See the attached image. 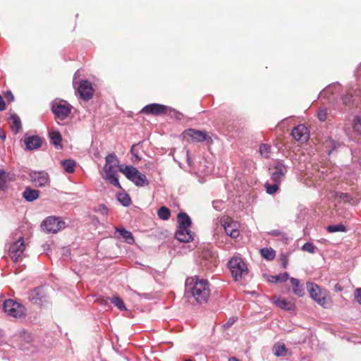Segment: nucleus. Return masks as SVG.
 Wrapping results in <instances>:
<instances>
[{
	"mask_svg": "<svg viewBox=\"0 0 361 361\" xmlns=\"http://www.w3.org/2000/svg\"><path fill=\"white\" fill-rule=\"evenodd\" d=\"M178 226V228H189L192 221L190 217L185 212H180L177 216Z\"/></svg>",
	"mask_w": 361,
	"mask_h": 361,
	"instance_id": "22",
	"label": "nucleus"
},
{
	"mask_svg": "<svg viewBox=\"0 0 361 361\" xmlns=\"http://www.w3.org/2000/svg\"><path fill=\"white\" fill-rule=\"evenodd\" d=\"M61 164L66 172L73 173L75 170V161L73 159H63L61 161Z\"/></svg>",
	"mask_w": 361,
	"mask_h": 361,
	"instance_id": "30",
	"label": "nucleus"
},
{
	"mask_svg": "<svg viewBox=\"0 0 361 361\" xmlns=\"http://www.w3.org/2000/svg\"><path fill=\"white\" fill-rule=\"evenodd\" d=\"M136 146L137 145H133L130 148V152L133 154V156L136 155V153H138L135 149Z\"/></svg>",
	"mask_w": 361,
	"mask_h": 361,
	"instance_id": "56",
	"label": "nucleus"
},
{
	"mask_svg": "<svg viewBox=\"0 0 361 361\" xmlns=\"http://www.w3.org/2000/svg\"><path fill=\"white\" fill-rule=\"evenodd\" d=\"M119 171L123 173L126 177L132 181L136 186L144 187L149 185V180L146 176L141 173L135 167L133 166H120Z\"/></svg>",
	"mask_w": 361,
	"mask_h": 361,
	"instance_id": "3",
	"label": "nucleus"
},
{
	"mask_svg": "<svg viewBox=\"0 0 361 361\" xmlns=\"http://www.w3.org/2000/svg\"><path fill=\"white\" fill-rule=\"evenodd\" d=\"M335 290H336V291H341V290H342V288L339 286V285H338V284H336V285H335Z\"/></svg>",
	"mask_w": 361,
	"mask_h": 361,
	"instance_id": "59",
	"label": "nucleus"
},
{
	"mask_svg": "<svg viewBox=\"0 0 361 361\" xmlns=\"http://www.w3.org/2000/svg\"><path fill=\"white\" fill-rule=\"evenodd\" d=\"M280 184L281 183H270L269 182H267L264 184V188H266L267 193L269 195H274V193H276L279 189Z\"/></svg>",
	"mask_w": 361,
	"mask_h": 361,
	"instance_id": "33",
	"label": "nucleus"
},
{
	"mask_svg": "<svg viewBox=\"0 0 361 361\" xmlns=\"http://www.w3.org/2000/svg\"><path fill=\"white\" fill-rule=\"evenodd\" d=\"M186 156H187V162L188 163L189 165H190V151L189 150L186 151Z\"/></svg>",
	"mask_w": 361,
	"mask_h": 361,
	"instance_id": "58",
	"label": "nucleus"
},
{
	"mask_svg": "<svg viewBox=\"0 0 361 361\" xmlns=\"http://www.w3.org/2000/svg\"><path fill=\"white\" fill-rule=\"evenodd\" d=\"M66 226L65 221L56 216L47 217L41 224L42 229L47 233H56L65 228Z\"/></svg>",
	"mask_w": 361,
	"mask_h": 361,
	"instance_id": "7",
	"label": "nucleus"
},
{
	"mask_svg": "<svg viewBox=\"0 0 361 361\" xmlns=\"http://www.w3.org/2000/svg\"><path fill=\"white\" fill-rule=\"evenodd\" d=\"M261 255L267 260H273L276 257V252L272 248L264 247L260 250Z\"/></svg>",
	"mask_w": 361,
	"mask_h": 361,
	"instance_id": "31",
	"label": "nucleus"
},
{
	"mask_svg": "<svg viewBox=\"0 0 361 361\" xmlns=\"http://www.w3.org/2000/svg\"><path fill=\"white\" fill-rule=\"evenodd\" d=\"M25 250V244L23 237L19 236L18 240L15 241L9 248V255L14 262H18L19 257L22 255Z\"/></svg>",
	"mask_w": 361,
	"mask_h": 361,
	"instance_id": "12",
	"label": "nucleus"
},
{
	"mask_svg": "<svg viewBox=\"0 0 361 361\" xmlns=\"http://www.w3.org/2000/svg\"><path fill=\"white\" fill-rule=\"evenodd\" d=\"M355 298L356 301L361 305V288H358L355 290Z\"/></svg>",
	"mask_w": 361,
	"mask_h": 361,
	"instance_id": "52",
	"label": "nucleus"
},
{
	"mask_svg": "<svg viewBox=\"0 0 361 361\" xmlns=\"http://www.w3.org/2000/svg\"><path fill=\"white\" fill-rule=\"evenodd\" d=\"M3 308L8 316L15 318H20L26 314L25 306L12 299L6 300Z\"/></svg>",
	"mask_w": 361,
	"mask_h": 361,
	"instance_id": "8",
	"label": "nucleus"
},
{
	"mask_svg": "<svg viewBox=\"0 0 361 361\" xmlns=\"http://www.w3.org/2000/svg\"><path fill=\"white\" fill-rule=\"evenodd\" d=\"M185 290L200 304L206 303L211 294L209 281L197 276L186 279Z\"/></svg>",
	"mask_w": 361,
	"mask_h": 361,
	"instance_id": "1",
	"label": "nucleus"
},
{
	"mask_svg": "<svg viewBox=\"0 0 361 361\" xmlns=\"http://www.w3.org/2000/svg\"><path fill=\"white\" fill-rule=\"evenodd\" d=\"M326 230L329 233H336V232H345L347 231L346 227L342 224H333L327 226Z\"/></svg>",
	"mask_w": 361,
	"mask_h": 361,
	"instance_id": "35",
	"label": "nucleus"
},
{
	"mask_svg": "<svg viewBox=\"0 0 361 361\" xmlns=\"http://www.w3.org/2000/svg\"><path fill=\"white\" fill-rule=\"evenodd\" d=\"M28 298L33 304H42L47 300L43 286L33 288L28 293Z\"/></svg>",
	"mask_w": 361,
	"mask_h": 361,
	"instance_id": "13",
	"label": "nucleus"
},
{
	"mask_svg": "<svg viewBox=\"0 0 361 361\" xmlns=\"http://www.w3.org/2000/svg\"><path fill=\"white\" fill-rule=\"evenodd\" d=\"M324 145L328 154L330 155L334 151L336 150L341 147V143L338 141L333 140L331 137H329L326 140Z\"/></svg>",
	"mask_w": 361,
	"mask_h": 361,
	"instance_id": "28",
	"label": "nucleus"
},
{
	"mask_svg": "<svg viewBox=\"0 0 361 361\" xmlns=\"http://www.w3.org/2000/svg\"><path fill=\"white\" fill-rule=\"evenodd\" d=\"M341 90V85L338 82L332 83L320 92L319 97L327 98L329 101L336 99L335 95Z\"/></svg>",
	"mask_w": 361,
	"mask_h": 361,
	"instance_id": "16",
	"label": "nucleus"
},
{
	"mask_svg": "<svg viewBox=\"0 0 361 361\" xmlns=\"http://www.w3.org/2000/svg\"><path fill=\"white\" fill-rule=\"evenodd\" d=\"M175 238L182 243H188L193 240L192 235L189 228H178L175 233Z\"/></svg>",
	"mask_w": 361,
	"mask_h": 361,
	"instance_id": "19",
	"label": "nucleus"
},
{
	"mask_svg": "<svg viewBox=\"0 0 361 361\" xmlns=\"http://www.w3.org/2000/svg\"><path fill=\"white\" fill-rule=\"evenodd\" d=\"M287 352L283 344H277L274 346V353L276 356H284Z\"/></svg>",
	"mask_w": 361,
	"mask_h": 361,
	"instance_id": "40",
	"label": "nucleus"
},
{
	"mask_svg": "<svg viewBox=\"0 0 361 361\" xmlns=\"http://www.w3.org/2000/svg\"><path fill=\"white\" fill-rule=\"evenodd\" d=\"M8 180V174L3 169H0V190L7 189V182Z\"/></svg>",
	"mask_w": 361,
	"mask_h": 361,
	"instance_id": "32",
	"label": "nucleus"
},
{
	"mask_svg": "<svg viewBox=\"0 0 361 361\" xmlns=\"http://www.w3.org/2000/svg\"><path fill=\"white\" fill-rule=\"evenodd\" d=\"M141 113L155 116L161 114H169L172 115L173 116L179 120L181 118V116H183L181 113H180L179 111H176L174 109H172L171 107L157 103L146 105L142 109Z\"/></svg>",
	"mask_w": 361,
	"mask_h": 361,
	"instance_id": "4",
	"label": "nucleus"
},
{
	"mask_svg": "<svg viewBox=\"0 0 361 361\" xmlns=\"http://www.w3.org/2000/svg\"><path fill=\"white\" fill-rule=\"evenodd\" d=\"M30 180L35 187L42 188L49 182V176L45 171H33L29 173Z\"/></svg>",
	"mask_w": 361,
	"mask_h": 361,
	"instance_id": "11",
	"label": "nucleus"
},
{
	"mask_svg": "<svg viewBox=\"0 0 361 361\" xmlns=\"http://www.w3.org/2000/svg\"><path fill=\"white\" fill-rule=\"evenodd\" d=\"M289 275L287 272L281 273L276 276H271V279L269 280L271 282H285L288 279Z\"/></svg>",
	"mask_w": 361,
	"mask_h": 361,
	"instance_id": "38",
	"label": "nucleus"
},
{
	"mask_svg": "<svg viewBox=\"0 0 361 361\" xmlns=\"http://www.w3.org/2000/svg\"><path fill=\"white\" fill-rule=\"evenodd\" d=\"M5 97L9 102H12L14 99L13 94H12L11 91H10V90H7L5 92Z\"/></svg>",
	"mask_w": 361,
	"mask_h": 361,
	"instance_id": "53",
	"label": "nucleus"
},
{
	"mask_svg": "<svg viewBox=\"0 0 361 361\" xmlns=\"http://www.w3.org/2000/svg\"><path fill=\"white\" fill-rule=\"evenodd\" d=\"M237 321V317H230L226 323L223 324V328L224 329H228L230 328L235 322Z\"/></svg>",
	"mask_w": 361,
	"mask_h": 361,
	"instance_id": "50",
	"label": "nucleus"
},
{
	"mask_svg": "<svg viewBox=\"0 0 361 361\" xmlns=\"http://www.w3.org/2000/svg\"><path fill=\"white\" fill-rule=\"evenodd\" d=\"M24 143L27 150H34L39 148L42 144V139L38 135L27 136L24 139Z\"/></svg>",
	"mask_w": 361,
	"mask_h": 361,
	"instance_id": "18",
	"label": "nucleus"
},
{
	"mask_svg": "<svg viewBox=\"0 0 361 361\" xmlns=\"http://www.w3.org/2000/svg\"><path fill=\"white\" fill-rule=\"evenodd\" d=\"M360 164H361V159H360Z\"/></svg>",
	"mask_w": 361,
	"mask_h": 361,
	"instance_id": "64",
	"label": "nucleus"
},
{
	"mask_svg": "<svg viewBox=\"0 0 361 361\" xmlns=\"http://www.w3.org/2000/svg\"><path fill=\"white\" fill-rule=\"evenodd\" d=\"M135 157L134 161H140L141 158L138 156V153H136V155L133 156Z\"/></svg>",
	"mask_w": 361,
	"mask_h": 361,
	"instance_id": "60",
	"label": "nucleus"
},
{
	"mask_svg": "<svg viewBox=\"0 0 361 361\" xmlns=\"http://www.w3.org/2000/svg\"><path fill=\"white\" fill-rule=\"evenodd\" d=\"M5 108H6V103H5L3 97H1V95H0V111L4 110Z\"/></svg>",
	"mask_w": 361,
	"mask_h": 361,
	"instance_id": "55",
	"label": "nucleus"
},
{
	"mask_svg": "<svg viewBox=\"0 0 361 361\" xmlns=\"http://www.w3.org/2000/svg\"><path fill=\"white\" fill-rule=\"evenodd\" d=\"M49 137L50 139V142L52 144L56 149H61V141L62 137L59 131L53 130L49 133Z\"/></svg>",
	"mask_w": 361,
	"mask_h": 361,
	"instance_id": "25",
	"label": "nucleus"
},
{
	"mask_svg": "<svg viewBox=\"0 0 361 361\" xmlns=\"http://www.w3.org/2000/svg\"><path fill=\"white\" fill-rule=\"evenodd\" d=\"M136 294L139 295H142V297H144L145 298H148V294L147 293H143L142 295L135 292Z\"/></svg>",
	"mask_w": 361,
	"mask_h": 361,
	"instance_id": "61",
	"label": "nucleus"
},
{
	"mask_svg": "<svg viewBox=\"0 0 361 361\" xmlns=\"http://www.w3.org/2000/svg\"><path fill=\"white\" fill-rule=\"evenodd\" d=\"M117 199L118 202L124 207H128L131 203V199L129 195L126 192L118 193Z\"/></svg>",
	"mask_w": 361,
	"mask_h": 361,
	"instance_id": "34",
	"label": "nucleus"
},
{
	"mask_svg": "<svg viewBox=\"0 0 361 361\" xmlns=\"http://www.w3.org/2000/svg\"><path fill=\"white\" fill-rule=\"evenodd\" d=\"M103 169L105 173L103 178L116 188H121L115 167L114 166L104 165Z\"/></svg>",
	"mask_w": 361,
	"mask_h": 361,
	"instance_id": "14",
	"label": "nucleus"
},
{
	"mask_svg": "<svg viewBox=\"0 0 361 361\" xmlns=\"http://www.w3.org/2000/svg\"><path fill=\"white\" fill-rule=\"evenodd\" d=\"M290 281L293 286V293L298 296L302 297L305 295V291L302 286L300 285V281L295 278H290Z\"/></svg>",
	"mask_w": 361,
	"mask_h": 361,
	"instance_id": "27",
	"label": "nucleus"
},
{
	"mask_svg": "<svg viewBox=\"0 0 361 361\" xmlns=\"http://www.w3.org/2000/svg\"><path fill=\"white\" fill-rule=\"evenodd\" d=\"M336 197L348 203L350 202L353 200L352 197L348 193L345 192H337Z\"/></svg>",
	"mask_w": 361,
	"mask_h": 361,
	"instance_id": "46",
	"label": "nucleus"
},
{
	"mask_svg": "<svg viewBox=\"0 0 361 361\" xmlns=\"http://www.w3.org/2000/svg\"><path fill=\"white\" fill-rule=\"evenodd\" d=\"M259 153L264 158H269L271 147L267 144H261L259 146Z\"/></svg>",
	"mask_w": 361,
	"mask_h": 361,
	"instance_id": "39",
	"label": "nucleus"
},
{
	"mask_svg": "<svg viewBox=\"0 0 361 361\" xmlns=\"http://www.w3.org/2000/svg\"><path fill=\"white\" fill-rule=\"evenodd\" d=\"M78 92L80 97L84 100H89L92 97L94 90L92 83L87 80H83L80 82Z\"/></svg>",
	"mask_w": 361,
	"mask_h": 361,
	"instance_id": "15",
	"label": "nucleus"
},
{
	"mask_svg": "<svg viewBox=\"0 0 361 361\" xmlns=\"http://www.w3.org/2000/svg\"><path fill=\"white\" fill-rule=\"evenodd\" d=\"M10 118L12 120V125L11 126V128L12 131L16 134L22 128L20 117L16 113H13L11 115Z\"/></svg>",
	"mask_w": 361,
	"mask_h": 361,
	"instance_id": "29",
	"label": "nucleus"
},
{
	"mask_svg": "<svg viewBox=\"0 0 361 361\" xmlns=\"http://www.w3.org/2000/svg\"><path fill=\"white\" fill-rule=\"evenodd\" d=\"M116 233H118L119 234L118 238H122L124 239L125 242L133 245L135 243L134 237L132 234V233L129 231H127L126 228H116Z\"/></svg>",
	"mask_w": 361,
	"mask_h": 361,
	"instance_id": "24",
	"label": "nucleus"
},
{
	"mask_svg": "<svg viewBox=\"0 0 361 361\" xmlns=\"http://www.w3.org/2000/svg\"><path fill=\"white\" fill-rule=\"evenodd\" d=\"M157 215L162 220H168L171 216V211L166 207H161L158 209Z\"/></svg>",
	"mask_w": 361,
	"mask_h": 361,
	"instance_id": "36",
	"label": "nucleus"
},
{
	"mask_svg": "<svg viewBox=\"0 0 361 361\" xmlns=\"http://www.w3.org/2000/svg\"><path fill=\"white\" fill-rule=\"evenodd\" d=\"M224 202L222 200H214L212 202L213 207L218 211H221L224 209Z\"/></svg>",
	"mask_w": 361,
	"mask_h": 361,
	"instance_id": "49",
	"label": "nucleus"
},
{
	"mask_svg": "<svg viewBox=\"0 0 361 361\" xmlns=\"http://www.w3.org/2000/svg\"><path fill=\"white\" fill-rule=\"evenodd\" d=\"M302 250L312 254L315 252L317 247L314 246L312 243L307 242L302 246Z\"/></svg>",
	"mask_w": 361,
	"mask_h": 361,
	"instance_id": "45",
	"label": "nucleus"
},
{
	"mask_svg": "<svg viewBox=\"0 0 361 361\" xmlns=\"http://www.w3.org/2000/svg\"><path fill=\"white\" fill-rule=\"evenodd\" d=\"M343 104L347 107H351L353 104V95L350 93L346 94L342 97Z\"/></svg>",
	"mask_w": 361,
	"mask_h": 361,
	"instance_id": "44",
	"label": "nucleus"
},
{
	"mask_svg": "<svg viewBox=\"0 0 361 361\" xmlns=\"http://www.w3.org/2000/svg\"><path fill=\"white\" fill-rule=\"evenodd\" d=\"M183 135L185 139L191 138L193 142H202L206 141L209 144L213 143L212 138L202 130L189 128L185 130Z\"/></svg>",
	"mask_w": 361,
	"mask_h": 361,
	"instance_id": "9",
	"label": "nucleus"
},
{
	"mask_svg": "<svg viewBox=\"0 0 361 361\" xmlns=\"http://www.w3.org/2000/svg\"><path fill=\"white\" fill-rule=\"evenodd\" d=\"M6 133L4 131H3L2 130H0V138L4 141L6 140Z\"/></svg>",
	"mask_w": 361,
	"mask_h": 361,
	"instance_id": "57",
	"label": "nucleus"
},
{
	"mask_svg": "<svg viewBox=\"0 0 361 361\" xmlns=\"http://www.w3.org/2000/svg\"><path fill=\"white\" fill-rule=\"evenodd\" d=\"M51 111L54 115L55 120L59 123V121L66 120L71 114L73 106L67 102L63 99H56L50 104Z\"/></svg>",
	"mask_w": 361,
	"mask_h": 361,
	"instance_id": "2",
	"label": "nucleus"
},
{
	"mask_svg": "<svg viewBox=\"0 0 361 361\" xmlns=\"http://www.w3.org/2000/svg\"><path fill=\"white\" fill-rule=\"evenodd\" d=\"M185 361H192L191 359H188Z\"/></svg>",
	"mask_w": 361,
	"mask_h": 361,
	"instance_id": "63",
	"label": "nucleus"
},
{
	"mask_svg": "<svg viewBox=\"0 0 361 361\" xmlns=\"http://www.w3.org/2000/svg\"><path fill=\"white\" fill-rule=\"evenodd\" d=\"M202 257L208 260L210 263H214L216 262V255L209 249L204 250L202 251Z\"/></svg>",
	"mask_w": 361,
	"mask_h": 361,
	"instance_id": "37",
	"label": "nucleus"
},
{
	"mask_svg": "<svg viewBox=\"0 0 361 361\" xmlns=\"http://www.w3.org/2000/svg\"><path fill=\"white\" fill-rule=\"evenodd\" d=\"M274 302L277 307L284 310L292 311L295 309V304L285 298H277L274 299Z\"/></svg>",
	"mask_w": 361,
	"mask_h": 361,
	"instance_id": "21",
	"label": "nucleus"
},
{
	"mask_svg": "<svg viewBox=\"0 0 361 361\" xmlns=\"http://www.w3.org/2000/svg\"><path fill=\"white\" fill-rule=\"evenodd\" d=\"M228 267L235 281H239L243 274H247L246 263L240 257H233L228 262Z\"/></svg>",
	"mask_w": 361,
	"mask_h": 361,
	"instance_id": "6",
	"label": "nucleus"
},
{
	"mask_svg": "<svg viewBox=\"0 0 361 361\" xmlns=\"http://www.w3.org/2000/svg\"><path fill=\"white\" fill-rule=\"evenodd\" d=\"M293 138L299 142H306L309 138V133L307 127L302 124H300L295 127L291 132Z\"/></svg>",
	"mask_w": 361,
	"mask_h": 361,
	"instance_id": "17",
	"label": "nucleus"
},
{
	"mask_svg": "<svg viewBox=\"0 0 361 361\" xmlns=\"http://www.w3.org/2000/svg\"><path fill=\"white\" fill-rule=\"evenodd\" d=\"M95 212H99L101 214L104 216H106L108 214V207L104 204H101L99 205L97 209H94Z\"/></svg>",
	"mask_w": 361,
	"mask_h": 361,
	"instance_id": "48",
	"label": "nucleus"
},
{
	"mask_svg": "<svg viewBox=\"0 0 361 361\" xmlns=\"http://www.w3.org/2000/svg\"><path fill=\"white\" fill-rule=\"evenodd\" d=\"M282 264H283V268H286V266H287V262H286V260H284V261L283 262Z\"/></svg>",
	"mask_w": 361,
	"mask_h": 361,
	"instance_id": "62",
	"label": "nucleus"
},
{
	"mask_svg": "<svg viewBox=\"0 0 361 361\" xmlns=\"http://www.w3.org/2000/svg\"><path fill=\"white\" fill-rule=\"evenodd\" d=\"M224 228L226 233L233 238H235L239 235V231L237 228L235 224L231 222H225Z\"/></svg>",
	"mask_w": 361,
	"mask_h": 361,
	"instance_id": "26",
	"label": "nucleus"
},
{
	"mask_svg": "<svg viewBox=\"0 0 361 361\" xmlns=\"http://www.w3.org/2000/svg\"><path fill=\"white\" fill-rule=\"evenodd\" d=\"M306 288L310 297L319 305L328 308L331 303V299L326 291H322L319 286L312 282H307Z\"/></svg>",
	"mask_w": 361,
	"mask_h": 361,
	"instance_id": "5",
	"label": "nucleus"
},
{
	"mask_svg": "<svg viewBox=\"0 0 361 361\" xmlns=\"http://www.w3.org/2000/svg\"><path fill=\"white\" fill-rule=\"evenodd\" d=\"M317 117L319 121H325L327 118V111L326 109L319 108L317 111Z\"/></svg>",
	"mask_w": 361,
	"mask_h": 361,
	"instance_id": "47",
	"label": "nucleus"
},
{
	"mask_svg": "<svg viewBox=\"0 0 361 361\" xmlns=\"http://www.w3.org/2000/svg\"><path fill=\"white\" fill-rule=\"evenodd\" d=\"M111 301L114 305L117 307L121 310H124L126 309L125 304L122 299L116 295H114L111 299Z\"/></svg>",
	"mask_w": 361,
	"mask_h": 361,
	"instance_id": "43",
	"label": "nucleus"
},
{
	"mask_svg": "<svg viewBox=\"0 0 361 361\" xmlns=\"http://www.w3.org/2000/svg\"><path fill=\"white\" fill-rule=\"evenodd\" d=\"M353 128L357 133L361 134V117L355 119Z\"/></svg>",
	"mask_w": 361,
	"mask_h": 361,
	"instance_id": "51",
	"label": "nucleus"
},
{
	"mask_svg": "<svg viewBox=\"0 0 361 361\" xmlns=\"http://www.w3.org/2000/svg\"><path fill=\"white\" fill-rule=\"evenodd\" d=\"M106 163L104 165L114 166V167L117 165L118 161L117 156L112 153L109 154L105 158Z\"/></svg>",
	"mask_w": 361,
	"mask_h": 361,
	"instance_id": "41",
	"label": "nucleus"
},
{
	"mask_svg": "<svg viewBox=\"0 0 361 361\" xmlns=\"http://www.w3.org/2000/svg\"><path fill=\"white\" fill-rule=\"evenodd\" d=\"M39 192L37 190L32 189L30 187L25 188L23 192V197L27 202H33L39 197Z\"/></svg>",
	"mask_w": 361,
	"mask_h": 361,
	"instance_id": "23",
	"label": "nucleus"
},
{
	"mask_svg": "<svg viewBox=\"0 0 361 361\" xmlns=\"http://www.w3.org/2000/svg\"><path fill=\"white\" fill-rule=\"evenodd\" d=\"M268 235L279 237L281 238L284 242H286L288 240V235L279 230H271L268 232Z\"/></svg>",
	"mask_w": 361,
	"mask_h": 361,
	"instance_id": "42",
	"label": "nucleus"
},
{
	"mask_svg": "<svg viewBox=\"0 0 361 361\" xmlns=\"http://www.w3.org/2000/svg\"><path fill=\"white\" fill-rule=\"evenodd\" d=\"M355 76L358 81H361V63L359 65V66L357 68L355 71Z\"/></svg>",
	"mask_w": 361,
	"mask_h": 361,
	"instance_id": "54",
	"label": "nucleus"
},
{
	"mask_svg": "<svg viewBox=\"0 0 361 361\" xmlns=\"http://www.w3.org/2000/svg\"><path fill=\"white\" fill-rule=\"evenodd\" d=\"M288 172V167L285 165L283 160H277L274 166V171L271 173V180L272 183H281Z\"/></svg>",
	"mask_w": 361,
	"mask_h": 361,
	"instance_id": "10",
	"label": "nucleus"
},
{
	"mask_svg": "<svg viewBox=\"0 0 361 361\" xmlns=\"http://www.w3.org/2000/svg\"><path fill=\"white\" fill-rule=\"evenodd\" d=\"M18 339L19 345L22 350L27 348L24 346L25 344H30L33 341L32 334L25 330H23L19 333Z\"/></svg>",
	"mask_w": 361,
	"mask_h": 361,
	"instance_id": "20",
	"label": "nucleus"
}]
</instances>
